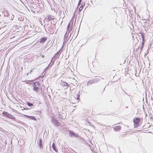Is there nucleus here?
Here are the masks:
<instances>
[{
	"label": "nucleus",
	"instance_id": "1",
	"mask_svg": "<svg viewBox=\"0 0 153 153\" xmlns=\"http://www.w3.org/2000/svg\"><path fill=\"white\" fill-rule=\"evenodd\" d=\"M133 123L134 126L135 128L137 127L140 125V119L138 117H136L133 119Z\"/></svg>",
	"mask_w": 153,
	"mask_h": 153
},
{
	"label": "nucleus",
	"instance_id": "2",
	"mask_svg": "<svg viewBox=\"0 0 153 153\" xmlns=\"http://www.w3.org/2000/svg\"><path fill=\"white\" fill-rule=\"evenodd\" d=\"M34 87L33 88V89L35 91L37 92L39 89V88L40 87V85L39 83L38 82H35L34 83Z\"/></svg>",
	"mask_w": 153,
	"mask_h": 153
},
{
	"label": "nucleus",
	"instance_id": "3",
	"mask_svg": "<svg viewBox=\"0 0 153 153\" xmlns=\"http://www.w3.org/2000/svg\"><path fill=\"white\" fill-rule=\"evenodd\" d=\"M54 19V17L51 15H49L48 16V19L45 18L44 19V21H46L48 20V22L50 21H51L53 20Z\"/></svg>",
	"mask_w": 153,
	"mask_h": 153
},
{
	"label": "nucleus",
	"instance_id": "4",
	"mask_svg": "<svg viewBox=\"0 0 153 153\" xmlns=\"http://www.w3.org/2000/svg\"><path fill=\"white\" fill-rule=\"evenodd\" d=\"M121 129V127L119 126H116L114 127V130L115 131H120Z\"/></svg>",
	"mask_w": 153,
	"mask_h": 153
},
{
	"label": "nucleus",
	"instance_id": "5",
	"mask_svg": "<svg viewBox=\"0 0 153 153\" xmlns=\"http://www.w3.org/2000/svg\"><path fill=\"white\" fill-rule=\"evenodd\" d=\"M47 39V37H42L40 39V43H43L46 41Z\"/></svg>",
	"mask_w": 153,
	"mask_h": 153
},
{
	"label": "nucleus",
	"instance_id": "6",
	"mask_svg": "<svg viewBox=\"0 0 153 153\" xmlns=\"http://www.w3.org/2000/svg\"><path fill=\"white\" fill-rule=\"evenodd\" d=\"M69 135L72 137V136H74L75 137H77L78 135L76 134L74 132L72 131H70L69 132Z\"/></svg>",
	"mask_w": 153,
	"mask_h": 153
},
{
	"label": "nucleus",
	"instance_id": "7",
	"mask_svg": "<svg viewBox=\"0 0 153 153\" xmlns=\"http://www.w3.org/2000/svg\"><path fill=\"white\" fill-rule=\"evenodd\" d=\"M24 116L25 117H27L31 119L32 120H35V121H36V119L35 117L32 116H28L27 115H24Z\"/></svg>",
	"mask_w": 153,
	"mask_h": 153
},
{
	"label": "nucleus",
	"instance_id": "8",
	"mask_svg": "<svg viewBox=\"0 0 153 153\" xmlns=\"http://www.w3.org/2000/svg\"><path fill=\"white\" fill-rule=\"evenodd\" d=\"M61 85L62 86H67L68 87L69 86V85L66 82H62L61 83Z\"/></svg>",
	"mask_w": 153,
	"mask_h": 153
},
{
	"label": "nucleus",
	"instance_id": "9",
	"mask_svg": "<svg viewBox=\"0 0 153 153\" xmlns=\"http://www.w3.org/2000/svg\"><path fill=\"white\" fill-rule=\"evenodd\" d=\"M2 114L4 116L8 118L9 115H10V114L9 113H8V112L4 111L2 113Z\"/></svg>",
	"mask_w": 153,
	"mask_h": 153
},
{
	"label": "nucleus",
	"instance_id": "10",
	"mask_svg": "<svg viewBox=\"0 0 153 153\" xmlns=\"http://www.w3.org/2000/svg\"><path fill=\"white\" fill-rule=\"evenodd\" d=\"M85 4L84 3H82L81 4V6L79 7V12H80L82 9L83 7L85 6Z\"/></svg>",
	"mask_w": 153,
	"mask_h": 153
},
{
	"label": "nucleus",
	"instance_id": "11",
	"mask_svg": "<svg viewBox=\"0 0 153 153\" xmlns=\"http://www.w3.org/2000/svg\"><path fill=\"white\" fill-rule=\"evenodd\" d=\"M52 147L53 149L56 152H58V149H56V146L55 144L54 143H53L52 144Z\"/></svg>",
	"mask_w": 153,
	"mask_h": 153
},
{
	"label": "nucleus",
	"instance_id": "12",
	"mask_svg": "<svg viewBox=\"0 0 153 153\" xmlns=\"http://www.w3.org/2000/svg\"><path fill=\"white\" fill-rule=\"evenodd\" d=\"M41 139H40L39 140V145L40 148H42L43 147Z\"/></svg>",
	"mask_w": 153,
	"mask_h": 153
},
{
	"label": "nucleus",
	"instance_id": "13",
	"mask_svg": "<svg viewBox=\"0 0 153 153\" xmlns=\"http://www.w3.org/2000/svg\"><path fill=\"white\" fill-rule=\"evenodd\" d=\"M8 118H9L10 119H13V120H15V118L13 116V115H11L10 114V115H9Z\"/></svg>",
	"mask_w": 153,
	"mask_h": 153
},
{
	"label": "nucleus",
	"instance_id": "14",
	"mask_svg": "<svg viewBox=\"0 0 153 153\" xmlns=\"http://www.w3.org/2000/svg\"><path fill=\"white\" fill-rule=\"evenodd\" d=\"M139 33L141 35V36L142 37V40H143V41H144L145 38H144V34L141 32H140V33Z\"/></svg>",
	"mask_w": 153,
	"mask_h": 153
},
{
	"label": "nucleus",
	"instance_id": "15",
	"mask_svg": "<svg viewBox=\"0 0 153 153\" xmlns=\"http://www.w3.org/2000/svg\"><path fill=\"white\" fill-rule=\"evenodd\" d=\"M94 81L93 80H89L88 82V85H90L92 83L94 82Z\"/></svg>",
	"mask_w": 153,
	"mask_h": 153
},
{
	"label": "nucleus",
	"instance_id": "16",
	"mask_svg": "<svg viewBox=\"0 0 153 153\" xmlns=\"http://www.w3.org/2000/svg\"><path fill=\"white\" fill-rule=\"evenodd\" d=\"M80 96V94L79 93H78V94H77L75 97V98L77 100H79V97Z\"/></svg>",
	"mask_w": 153,
	"mask_h": 153
},
{
	"label": "nucleus",
	"instance_id": "17",
	"mask_svg": "<svg viewBox=\"0 0 153 153\" xmlns=\"http://www.w3.org/2000/svg\"><path fill=\"white\" fill-rule=\"evenodd\" d=\"M27 105L30 107L33 106V104L31 103H30L29 102H27Z\"/></svg>",
	"mask_w": 153,
	"mask_h": 153
},
{
	"label": "nucleus",
	"instance_id": "18",
	"mask_svg": "<svg viewBox=\"0 0 153 153\" xmlns=\"http://www.w3.org/2000/svg\"><path fill=\"white\" fill-rule=\"evenodd\" d=\"M56 126H58L60 125V123L59 122H57L56 121Z\"/></svg>",
	"mask_w": 153,
	"mask_h": 153
},
{
	"label": "nucleus",
	"instance_id": "19",
	"mask_svg": "<svg viewBox=\"0 0 153 153\" xmlns=\"http://www.w3.org/2000/svg\"><path fill=\"white\" fill-rule=\"evenodd\" d=\"M82 0H79V2H78V5L79 6V5H80L81 3V1Z\"/></svg>",
	"mask_w": 153,
	"mask_h": 153
},
{
	"label": "nucleus",
	"instance_id": "20",
	"mask_svg": "<svg viewBox=\"0 0 153 153\" xmlns=\"http://www.w3.org/2000/svg\"><path fill=\"white\" fill-rule=\"evenodd\" d=\"M142 46H143L144 45V41H142Z\"/></svg>",
	"mask_w": 153,
	"mask_h": 153
},
{
	"label": "nucleus",
	"instance_id": "21",
	"mask_svg": "<svg viewBox=\"0 0 153 153\" xmlns=\"http://www.w3.org/2000/svg\"><path fill=\"white\" fill-rule=\"evenodd\" d=\"M61 116H62V115L61 114H59V117H61Z\"/></svg>",
	"mask_w": 153,
	"mask_h": 153
},
{
	"label": "nucleus",
	"instance_id": "22",
	"mask_svg": "<svg viewBox=\"0 0 153 153\" xmlns=\"http://www.w3.org/2000/svg\"><path fill=\"white\" fill-rule=\"evenodd\" d=\"M42 58H44V56L43 55V56H42Z\"/></svg>",
	"mask_w": 153,
	"mask_h": 153
}]
</instances>
